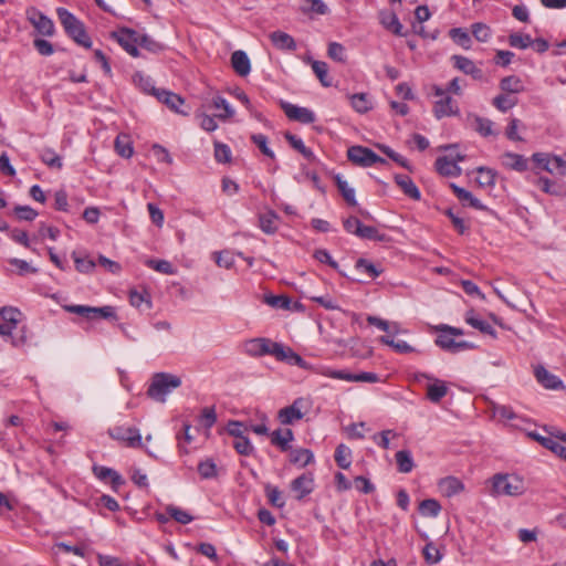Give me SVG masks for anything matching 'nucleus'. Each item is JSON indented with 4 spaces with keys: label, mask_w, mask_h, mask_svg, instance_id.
<instances>
[{
    "label": "nucleus",
    "mask_w": 566,
    "mask_h": 566,
    "mask_svg": "<svg viewBox=\"0 0 566 566\" xmlns=\"http://www.w3.org/2000/svg\"><path fill=\"white\" fill-rule=\"evenodd\" d=\"M56 14L65 32L72 38L77 44L84 48H91L92 41L86 33L83 22H81L73 13L64 8H57Z\"/></svg>",
    "instance_id": "nucleus-1"
},
{
    "label": "nucleus",
    "mask_w": 566,
    "mask_h": 566,
    "mask_svg": "<svg viewBox=\"0 0 566 566\" xmlns=\"http://www.w3.org/2000/svg\"><path fill=\"white\" fill-rule=\"evenodd\" d=\"M180 386V377L169 373H157L151 378L147 395L156 401L165 402L167 395Z\"/></svg>",
    "instance_id": "nucleus-2"
},
{
    "label": "nucleus",
    "mask_w": 566,
    "mask_h": 566,
    "mask_svg": "<svg viewBox=\"0 0 566 566\" xmlns=\"http://www.w3.org/2000/svg\"><path fill=\"white\" fill-rule=\"evenodd\" d=\"M525 491L524 480L518 475L497 473L492 478L491 493L494 496H520Z\"/></svg>",
    "instance_id": "nucleus-3"
},
{
    "label": "nucleus",
    "mask_w": 566,
    "mask_h": 566,
    "mask_svg": "<svg viewBox=\"0 0 566 566\" xmlns=\"http://www.w3.org/2000/svg\"><path fill=\"white\" fill-rule=\"evenodd\" d=\"M112 439L117 440L128 448H143V438L140 431L136 427L115 426L108 429Z\"/></svg>",
    "instance_id": "nucleus-4"
},
{
    "label": "nucleus",
    "mask_w": 566,
    "mask_h": 566,
    "mask_svg": "<svg viewBox=\"0 0 566 566\" xmlns=\"http://www.w3.org/2000/svg\"><path fill=\"white\" fill-rule=\"evenodd\" d=\"M347 158L349 161H352L354 165L360 166V167H371L376 164H386V159L378 156L375 151H373L370 148L364 147V146H352L347 149Z\"/></svg>",
    "instance_id": "nucleus-5"
},
{
    "label": "nucleus",
    "mask_w": 566,
    "mask_h": 566,
    "mask_svg": "<svg viewBox=\"0 0 566 566\" xmlns=\"http://www.w3.org/2000/svg\"><path fill=\"white\" fill-rule=\"evenodd\" d=\"M432 91L434 96L439 97L433 106V114L436 118L441 119L447 116H455L459 114V107L457 103L446 93L442 87L434 85Z\"/></svg>",
    "instance_id": "nucleus-6"
},
{
    "label": "nucleus",
    "mask_w": 566,
    "mask_h": 566,
    "mask_svg": "<svg viewBox=\"0 0 566 566\" xmlns=\"http://www.w3.org/2000/svg\"><path fill=\"white\" fill-rule=\"evenodd\" d=\"M415 379L417 381H421L422 379H427L429 382L426 387L427 389V398L429 401L433 403H439L443 397L448 394V387L446 381L438 379L426 373H417L415 374Z\"/></svg>",
    "instance_id": "nucleus-7"
},
{
    "label": "nucleus",
    "mask_w": 566,
    "mask_h": 566,
    "mask_svg": "<svg viewBox=\"0 0 566 566\" xmlns=\"http://www.w3.org/2000/svg\"><path fill=\"white\" fill-rule=\"evenodd\" d=\"M465 156L457 153L447 156L438 157L434 166L437 171L444 177H459L462 174L461 167L458 163L463 161Z\"/></svg>",
    "instance_id": "nucleus-8"
},
{
    "label": "nucleus",
    "mask_w": 566,
    "mask_h": 566,
    "mask_svg": "<svg viewBox=\"0 0 566 566\" xmlns=\"http://www.w3.org/2000/svg\"><path fill=\"white\" fill-rule=\"evenodd\" d=\"M27 19L34 27V29L42 35L51 36L54 33L53 21L39 11L36 8L31 7L27 9Z\"/></svg>",
    "instance_id": "nucleus-9"
},
{
    "label": "nucleus",
    "mask_w": 566,
    "mask_h": 566,
    "mask_svg": "<svg viewBox=\"0 0 566 566\" xmlns=\"http://www.w3.org/2000/svg\"><path fill=\"white\" fill-rule=\"evenodd\" d=\"M307 405L305 398H297L293 401L292 405L282 408L277 418L282 424H293L295 421L303 419L304 412L303 409Z\"/></svg>",
    "instance_id": "nucleus-10"
},
{
    "label": "nucleus",
    "mask_w": 566,
    "mask_h": 566,
    "mask_svg": "<svg viewBox=\"0 0 566 566\" xmlns=\"http://www.w3.org/2000/svg\"><path fill=\"white\" fill-rule=\"evenodd\" d=\"M118 44L132 56H139L138 51V33L132 29L123 28L113 33Z\"/></svg>",
    "instance_id": "nucleus-11"
},
{
    "label": "nucleus",
    "mask_w": 566,
    "mask_h": 566,
    "mask_svg": "<svg viewBox=\"0 0 566 566\" xmlns=\"http://www.w3.org/2000/svg\"><path fill=\"white\" fill-rule=\"evenodd\" d=\"M438 332H439V335L436 338V344L440 348H442L447 352L455 354L459 352L474 348V345L467 340L457 342L449 332H446V331H438Z\"/></svg>",
    "instance_id": "nucleus-12"
},
{
    "label": "nucleus",
    "mask_w": 566,
    "mask_h": 566,
    "mask_svg": "<svg viewBox=\"0 0 566 566\" xmlns=\"http://www.w3.org/2000/svg\"><path fill=\"white\" fill-rule=\"evenodd\" d=\"M281 106L285 115L292 120L300 122L302 124H311L315 122V114L306 107L293 105L287 102H282Z\"/></svg>",
    "instance_id": "nucleus-13"
},
{
    "label": "nucleus",
    "mask_w": 566,
    "mask_h": 566,
    "mask_svg": "<svg viewBox=\"0 0 566 566\" xmlns=\"http://www.w3.org/2000/svg\"><path fill=\"white\" fill-rule=\"evenodd\" d=\"M291 490L296 494V500H302L314 490L313 473L306 472L297 476L291 482Z\"/></svg>",
    "instance_id": "nucleus-14"
},
{
    "label": "nucleus",
    "mask_w": 566,
    "mask_h": 566,
    "mask_svg": "<svg viewBox=\"0 0 566 566\" xmlns=\"http://www.w3.org/2000/svg\"><path fill=\"white\" fill-rule=\"evenodd\" d=\"M153 94L159 102L166 104L171 111L178 114L188 115V112L180 109V106L185 103V101L178 94L166 90H156L154 87Z\"/></svg>",
    "instance_id": "nucleus-15"
},
{
    "label": "nucleus",
    "mask_w": 566,
    "mask_h": 566,
    "mask_svg": "<svg viewBox=\"0 0 566 566\" xmlns=\"http://www.w3.org/2000/svg\"><path fill=\"white\" fill-rule=\"evenodd\" d=\"M450 188L463 206H468L476 210H486V207L478 198H475L472 192L459 187L453 182L450 184Z\"/></svg>",
    "instance_id": "nucleus-16"
},
{
    "label": "nucleus",
    "mask_w": 566,
    "mask_h": 566,
    "mask_svg": "<svg viewBox=\"0 0 566 566\" xmlns=\"http://www.w3.org/2000/svg\"><path fill=\"white\" fill-rule=\"evenodd\" d=\"M453 65L467 75H471L475 80H481L483 72L472 60L462 55L452 56Z\"/></svg>",
    "instance_id": "nucleus-17"
},
{
    "label": "nucleus",
    "mask_w": 566,
    "mask_h": 566,
    "mask_svg": "<svg viewBox=\"0 0 566 566\" xmlns=\"http://www.w3.org/2000/svg\"><path fill=\"white\" fill-rule=\"evenodd\" d=\"M464 321L467 324L478 329L482 334L490 335L493 338H496L497 334L493 326L486 321L480 318L473 310H470L465 313Z\"/></svg>",
    "instance_id": "nucleus-18"
},
{
    "label": "nucleus",
    "mask_w": 566,
    "mask_h": 566,
    "mask_svg": "<svg viewBox=\"0 0 566 566\" xmlns=\"http://www.w3.org/2000/svg\"><path fill=\"white\" fill-rule=\"evenodd\" d=\"M536 380L547 389H558L563 387V381L555 375L551 374L545 367L536 366L534 370Z\"/></svg>",
    "instance_id": "nucleus-19"
},
{
    "label": "nucleus",
    "mask_w": 566,
    "mask_h": 566,
    "mask_svg": "<svg viewBox=\"0 0 566 566\" xmlns=\"http://www.w3.org/2000/svg\"><path fill=\"white\" fill-rule=\"evenodd\" d=\"M528 437L537 441L544 448L551 450L566 461V447L562 446L558 441L549 437H543L536 432H530Z\"/></svg>",
    "instance_id": "nucleus-20"
},
{
    "label": "nucleus",
    "mask_w": 566,
    "mask_h": 566,
    "mask_svg": "<svg viewBox=\"0 0 566 566\" xmlns=\"http://www.w3.org/2000/svg\"><path fill=\"white\" fill-rule=\"evenodd\" d=\"M231 65L234 72L240 76H247L251 71L250 59L242 50H238L232 53Z\"/></svg>",
    "instance_id": "nucleus-21"
},
{
    "label": "nucleus",
    "mask_w": 566,
    "mask_h": 566,
    "mask_svg": "<svg viewBox=\"0 0 566 566\" xmlns=\"http://www.w3.org/2000/svg\"><path fill=\"white\" fill-rule=\"evenodd\" d=\"M272 44L281 51L296 50V42L289 33L283 31H274L269 35Z\"/></svg>",
    "instance_id": "nucleus-22"
},
{
    "label": "nucleus",
    "mask_w": 566,
    "mask_h": 566,
    "mask_svg": "<svg viewBox=\"0 0 566 566\" xmlns=\"http://www.w3.org/2000/svg\"><path fill=\"white\" fill-rule=\"evenodd\" d=\"M93 472L102 481L111 480L112 486L114 490H118L119 486L124 484V480L115 470L103 467V465H94Z\"/></svg>",
    "instance_id": "nucleus-23"
},
{
    "label": "nucleus",
    "mask_w": 566,
    "mask_h": 566,
    "mask_svg": "<svg viewBox=\"0 0 566 566\" xmlns=\"http://www.w3.org/2000/svg\"><path fill=\"white\" fill-rule=\"evenodd\" d=\"M438 486L440 492L448 497L460 493L464 489L463 483L454 476H447L441 479L438 483Z\"/></svg>",
    "instance_id": "nucleus-24"
},
{
    "label": "nucleus",
    "mask_w": 566,
    "mask_h": 566,
    "mask_svg": "<svg viewBox=\"0 0 566 566\" xmlns=\"http://www.w3.org/2000/svg\"><path fill=\"white\" fill-rule=\"evenodd\" d=\"M294 440V434L291 429H277L271 433V443L280 448L281 451H289L290 443Z\"/></svg>",
    "instance_id": "nucleus-25"
},
{
    "label": "nucleus",
    "mask_w": 566,
    "mask_h": 566,
    "mask_svg": "<svg viewBox=\"0 0 566 566\" xmlns=\"http://www.w3.org/2000/svg\"><path fill=\"white\" fill-rule=\"evenodd\" d=\"M269 345V338H253L244 343V352L254 357L268 355Z\"/></svg>",
    "instance_id": "nucleus-26"
},
{
    "label": "nucleus",
    "mask_w": 566,
    "mask_h": 566,
    "mask_svg": "<svg viewBox=\"0 0 566 566\" xmlns=\"http://www.w3.org/2000/svg\"><path fill=\"white\" fill-rule=\"evenodd\" d=\"M396 184L400 187V189L403 191L406 196L413 200H420L421 193L416 186V184L412 181V179L407 175H397L395 177Z\"/></svg>",
    "instance_id": "nucleus-27"
},
{
    "label": "nucleus",
    "mask_w": 566,
    "mask_h": 566,
    "mask_svg": "<svg viewBox=\"0 0 566 566\" xmlns=\"http://www.w3.org/2000/svg\"><path fill=\"white\" fill-rule=\"evenodd\" d=\"M501 91L503 93L515 96V94L522 93L524 91V85L522 80L516 75L505 76L500 81L499 84Z\"/></svg>",
    "instance_id": "nucleus-28"
},
{
    "label": "nucleus",
    "mask_w": 566,
    "mask_h": 566,
    "mask_svg": "<svg viewBox=\"0 0 566 566\" xmlns=\"http://www.w3.org/2000/svg\"><path fill=\"white\" fill-rule=\"evenodd\" d=\"M502 158L503 165L510 169L523 172L528 167V161L523 155L505 153Z\"/></svg>",
    "instance_id": "nucleus-29"
},
{
    "label": "nucleus",
    "mask_w": 566,
    "mask_h": 566,
    "mask_svg": "<svg viewBox=\"0 0 566 566\" xmlns=\"http://www.w3.org/2000/svg\"><path fill=\"white\" fill-rule=\"evenodd\" d=\"M277 220L279 216L273 210H269L259 216V227L264 233L274 234L277 230Z\"/></svg>",
    "instance_id": "nucleus-30"
},
{
    "label": "nucleus",
    "mask_w": 566,
    "mask_h": 566,
    "mask_svg": "<svg viewBox=\"0 0 566 566\" xmlns=\"http://www.w3.org/2000/svg\"><path fill=\"white\" fill-rule=\"evenodd\" d=\"M473 128L483 137L495 135L493 125L494 123L485 117L479 115L472 116Z\"/></svg>",
    "instance_id": "nucleus-31"
},
{
    "label": "nucleus",
    "mask_w": 566,
    "mask_h": 566,
    "mask_svg": "<svg viewBox=\"0 0 566 566\" xmlns=\"http://www.w3.org/2000/svg\"><path fill=\"white\" fill-rule=\"evenodd\" d=\"M314 460L313 452L308 449H295L290 453L291 463L298 465L301 468L306 467Z\"/></svg>",
    "instance_id": "nucleus-32"
},
{
    "label": "nucleus",
    "mask_w": 566,
    "mask_h": 566,
    "mask_svg": "<svg viewBox=\"0 0 566 566\" xmlns=\"http://www.w3.org/2000/svg\"><path fill=\"white\" fill-rule=\"evenodd\" d=\"M518 99L516 96L502 93L496 95L492 99V105L500 112L505 113L509 109L513 108L517 104Z\"/></svg>",
    "instance_id": "nucleus-33"
},
{
    "label": "nucleus",
    "mask_w": 566,
    "mask_h": 566,
    "mask_svg": "<svg viewBox=\"0 0 566 566\" xmlns=\"http://www.w3.org/2000/svg\"><path fill=\"white\" fill-rule=\"evenodd\" d=\"M285 138L291 145V147L301 153L304 156V158H306L308 161L315 160L314 153L304 145L303 140L300 137L291 133H286Z\"/></svg>",
    "instance_id": "nucleus-34"
},
{
    "label": "nucleus",
    "mask_w": 566,
    "mask_h": 566,
    "mask_svg": "<svg viewBox=\"0 0 566 566\" xmlns=\"http://www.w3.org/2000/svg\"><path fill=\"white\" fill-rule=\"evenodd\" d=\"M536 184L545 193L553 196H564L566 193L563 185H558L546 177H539Z\"/></svg>",
    "instance_id": "nucleus-35"
},
{
    "label": "nucleus",
    "mask_w": 566,
    "mask_h": 566,
    "mask_svg": "<svg viewBox=\"0 0 566 566\" xmlns=\"http://www.w3.org/2000/svg\"><path fill=\"white\" fill-rule=\"evenodd\" d=\"M381 24L389 31H391L396 35L402 36V24L400 23L398 17L394 12L382 13L381 14Z\"/></svg>",
    "instance_id": "nucleus-36"
},
{
    "label": "nucleus",
    "mask_w": 566,
    "mask_h": 566,
    "mask_svg": "<svg viewBox=\"0 0 566 566\" xmlns=\"http://www.w3.org/2000/svg\"><path fill=\"white\" fill-rule=\"evenodd\" d=\"M395 458L399 472L409 473L412 471L415 463L410 451L400 450L396 453Z\"/></svg>",
    "instance_id": "nucleus-37"
},
{
    "label": "nucleus",
    "mask_w": 566,
    "mask_h": 566,
    "mask_svg": "<svg viewBox=\"0 0 566 566\" xmlns=\"http://www.w3.org/2000/svg\"><path fill=\"white\" fill-rule=\"evenodd\" d=\"M355 269L365 274L368 279H375L382 272L381 269L377 268L374 263L367 259H358L355 264Z\"/></svg>",
    "instance_id": "nucleus-38"
},
{
    "label": "nucleus",
    "mask_w": 566,
    "mask_h": 566,
    "mask_svg": "<svg viewBox=\"0 0 566 566\" xmlns=\"http://www.w3.org/2000/svg\"><path fill=\"white\" fill-rule=\"evenodd\" d=\"M91 311L92 312L90 313L88 321H94V319H99V318L115 319V321L117 319L116 311L111 305H106V306H102V307L91 306Z\"/></svg>",
    "instance_id": "nucleus-39"
},
{
    "label": "nucleus",
    "mask_w": 566,
    "mask_h": 566,
    "mask_svg": "<svg viewBox=\"0 0 566 566\" xmlns=\"http://www.w3.org/2000/svg\"><path fill=\"white\" fill-rule=\"evenodd\" d=\"M441 511L440 503L434 499H426L419 504V512L423 516L436 517Z\"/></svg>",
    "instance_id": "nucleus-40"
},
{
    "label": "nucleus",
    "mask_w": 566,
    "mask_h": 566,
    "mask_svg": "<svg viewBox=\"0 0 566 566\" xmlns=\"http://www.w3.org/2000/svg\"><path fill=\"white\" fill-rule=\"evenodd\" d=\"M212 106L216 109H222L223 113H219L216 115L221 120H226L234 115L233 108L230 106L228 101L223 98L222 96H214L212 98Z\"/></svg>",
    "instance_id": "nucleus-41"
},
{
    "label": "nucleus",
    "mask_w": 566,
    "mask_h": 566,
    "mask_svg": "<svg viewBox=\"0 0 566 566\" xmlns=\"http://www.w3.org/2000/svg\"><path fill=\"white\" fill-rule=\"evenodd\" d=\"M335 461L342 469H348L352 463V451L345 444H339L335 450Z\"/></svg>",
    "instance_id": "nucleus-42"
},
{
    "label": "nucleus",
    "mask_w": 566,
    "mask_h": 566,
    "mask_svg": "<svg viewBox=\"0 0 566 566\" xmlns=\"http://www.w3.org/2000/svg\"><path fill=\"white\" fill-rule=\"evenodd\" d=\"M198 472L205 480L213 479L218 475L217 464L212 459H206L198 463Z\"/></svg>",
    "instance_id": "nucleus-43"
},
{
    "label": "nucleus",
    "mask_w": 566,
    "mask_h": 566,
    "mask_svg": "<svg viewBox=\"0 0 566 566\" xmlns=\"http://www.w3.org/2000/svg\"><path fill=\"white\" fill-rule=\"evenodd\" d=\"M41 160L50 168L61 169L62 158L51 148H44L41 151Z\"/></svg>",
    "instance_id": "nucleus-44"
},
{
    "label": "nucleus",
    "mask_w": 566,
    "mask_h": 566,
    "mask_svg": "<svg viewBox=\"0 0 566 566\" xmlns=\"http://www.w3.org/2000/svg\"><path fill=\"white\" fill-rule=\"evenodd\" d=\"M292 348L270 339L268 355L274 356L277 360L287 361Z\"/></svg>",
    "instance_id": "nucleus-45"
},
{
    "label": "nucleus",
    "mask_w": 566,
    "mask_h": 566,
    "mask_svg": "<svg viewBox=\"0 0 566 566\" xmlns=\"http://www.w3.org/2000/svg\"><path fill=\"white\" fill-rule=\"evenodd\" d=\"M292 348L270 339L268 355L274 356L277 360L287 361Z\"/></svg>",
    "instance_id": "nucleus-46"
},
{
    "label": "nucleus",
    "mask_w": 566,
    "mask_h": 566,
    "mask_svg": "<svg viewBox=\"0 0 566 566\" xmlns=\"http://www.w3.org/2000/svg\"><path fill=\"white\" fill-rule=\"evenodd\" d=\"M379 342L381 344L392 347L397 353H400V354H407V353L413 352V348L409 344H407L405 340L396 342L389 335L380 336Z\"/></svg>",
    "instance_id": "nucleus-47"
},
{
    "label": "nucleus",
    "mask_w": 566,
    "mask_h": 566,
    "mask_svg": "<svg viewBox=\"0 0 566 566\" xmlns=\"http://www.w3.org/2000/svg\"><path fill=\"white\" fill-rule=\"evenodd\" d=\"M336 185L343 198L347 201V203L350 206H356L357 201L355 199V190L352 187H349L348 182L342 179L340 176H337Z\"/></svg>",
    "instance_id": "nucleus-48"
},
{
    "label": "nucleus",
    "mask_w": 566,
    "mask_h": 566,
    "mask_svg": "<svg viewBox=\"0 0 566 566\" xmlns=\"http://www.w3.org/2000/svg\"><path fill=\"white\" fill-rule=\"evenodd\" d=\"M350 104L358 113H366L371 108L370 101L365 93L353 94L350 96Z\"/></svg>",
    "instance_id": "nucleus-49"
},
{
    "label": "nucleus",
    "mask_w": 566,
    "mask_h": 566,
    "mask_svg": "<svg viewBox=\"0 0 566 566\" xmlns=\"http://www.w3.org/2000/svg\"><path fill=\"white\" fill-rule=\"evenodd\" d=\"M115 149L117 154L124 158L133 155V147L127 135H118L115 139Z\"/></svg>",
    "instance_id": "nucleus-50"
},
{
    "label": "nucleus",
    "mask_w": 566,
    "mask_h": 566,
    "mask_svg": "<svg viewBox=\"0 0 566 566\" xmlns=\"http://www.w3.org/2000/svg\"><path fill=\"white\" fill-rule=\"evenodd\" d=\"M345 381H355V382H378L379 376L375 373L363 371L358 374H352L349 371L346 373V376H343Z\"/></svg>",
    "instance_id": "nucleus-51"
},
{
    "label": "nucleus",
    "mask_w": 566,
    "mask_h": 566,
    "mask_svg": "<svg viewBox=\"0 0 566 566\" xmlns=\"http://www.w3.org/2000/svg\"><path fill=\"white\" fill-rule=\"evenodd\" d=\"M166 512L171 518L184 525L189 524L193 520L192 515L175 505H168Z\"/></svg>",
    "instance_id": "nucleus-52"
},
{
    "label": "nucleus",
    "mask_w": 566,
    "mask_h": 566,
    "mask_svg": "<svg viewBox=\"0 0 566 566\" xmlns=\"http://www.w3.org/2000/svg\"><path fill=\"white\" fill-rule=\"evenodd\" d=\"M312 70L315 73V75L318 77V80H319V82L322 83L323 86L328 87V86L332 85V82H331V80L327 76V74H328V66H327V64L325 62H323V61H313Z\"/></svg>",
    "instance_id": "nucleus-53"
},
{
    "label": "nucleus",
    "mask_w": 566,
    "mask_h": 566,
    "mask_svg": "<svg viewBox=\"0 0 566 566\" xmlns=\"http://www.w3.org/2000/svg\"><path fill=\"white\" fill-rule=\"evenodd\" d=\"M450 38L463 49L468 50L471 46V38L469 33L462 28H453L449 32Z\"/></svg>",
    "instance_id": "nucleus-54"
},
{
    "label": "nucleus",
    "mask_w": 566,
    "mask_h": 566,
    "mask_svg": "<svg viewBox=\"0 0 566 566\" xmlns=\"http://www.w3.org/2000/svg\"><path fill=\"white\" fill-rule=\"evenodd\" d=\"M476 172H478L476 182L481 187H492V186H494V184H495V172L492 169L485 168V167H479L476 169Z\"/></svg>",
    "instance_id": "nucleus-55"
},
{
    "label": "nucleus",
    "mask_w": 566,
    "mask_h": 566,
    "mask_svg": "<svg viewBox=\"0 0 566 566\" xmlns=\"http://www.w3.org/2000/svg\"><path fill=\"white\" fill-rule=\"evenodd\" d=\"M360 239L373 240L382 242L386 240V234L380 233L377 228L371 226H364L359 229V233L357 235Z\"/></svg>",
    "instance_id": "nucleus-56"
},
{
    "label": "nucleus",
    "mask_w": 566,
    "mask_h": 566,
    "mask_svg": "<svg viewBox=\"0 0 566 566\" xmlns=\"http://www.w3.org/2000/svg\"><path fill=\"white\" fill-rule=\"evenodd\" d=\"M265 493L271 505L277 509L284 507L285 501L283 499L282 492L276 486H272L270 484L266 485Z\"/></svg>",
    "instance_id": "nucleus-57"
},
{
    "label": "nucleus",
    "mask_w": 566,
    "mask_h": 566,
    "mask_svg": "<svg viewBox=\"0 0 566 566\" xmlns=\"http://www.w3.org/2000/svg\"><path fill=\"white\" fill-rule=\"evenodd\" d=\"M146 265L163 274H175V269L169 261L166 260H154L149 259L146 261Z\"/></svg>",
    "instance_id": "nucleus-58"
},
{
    "label": "nucleus",
    "mask_w": 566,
    "mask_h": 566,
    "mask_svg": "<svg viewBox=\"0 0 566 566\" xmlns=\"http://www.w3.org/2000/svg\"><path fill=\"white\" fill-rule=\"evenodd\" d=\"M20 315V311L14 307H3L0 310V321L9 323L11 327L17 328Z\"/></svg>",
    "instance_id": "nucleus-59"
},
{
    "label": "nucleus",
    "mask_w": 566,
    "mask_h": 566,
    "mask_svg": "<svg viewBox=\"0 0 566 566\" xmlns=\"http://www.w3.org/2000/svg\"><path fill=\"white\" fill-rule=\"evenodd\" d=\"M264 302L275 308L289 310L291 300L286 295H265Z\"/></svg>",
    "instance_id": "nucleus-60"
},
{
    "label": "nucleus",
    "mask_w": 566,
    "mask_h": 566,
    "mask_svg": "<svg viewBox=\"0 0 566 566\" xmlns=\"http://www.w3.org/2000/svg\"><path fill=\"white\" fill-rule=\"evenodd\" d=\"M509 44L516 49H527L532 44V38L528 34L513 33L509 36Z\"/></svg>",
    "instance_id": "nucleus-61"
},
{
    "label": "nucleus",
    "mask_w": 566,
    "mask_h": 566,
    "mask_svg": "<svg viewBox=\"0 0 566 566\" xmlns=\"http://www.w3.org/2000/svg\"><path fill=\"white\" fill-rule=\"evenodd\" d=\"M328 56L337 62L344 63L346 61V49L338 42H331L328 44Z\"/></svg>",
    "instance_id": "nucleus-62"
},
{
    "label": "nucleus",
    "mask_w": 566,
    "mask_h": 566,
    "mask_svg": "<svg viewBox=\"0 0 566 566\" xmlns=\"http://www.w3.org/2000/svg\"><path fill=\"white\" fill-rule=\"evenodd\" d=\"M533 161L542 169L553 174V156L545 153H535L532 156Z\"/></svg>",
    "instance_id": "nucleus-63"
},
{
    "label": "nucleus",
    "mask_w": 566,
    "mask_h": 566,
    "mask_svg": "<svg viewBox=\"0 0 566 566\" xmlns=\"http://www.w3.org/2000/svg\"><path fill=\"white\" fill-rule=\"evenodd\" d=\"M138 45L143 49H146L153 53H157L164 50V45L154 39H151L147 34L139 35L138 34Z\"/></svg>",
    "instance_id": "nucleus-64"
}]
</instances>
